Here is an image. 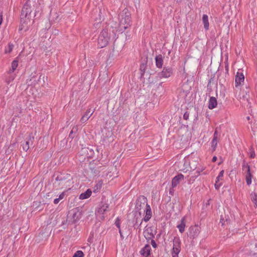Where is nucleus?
<instances>
[{
    "mask_svg": "<svg viewBox=\"0 0 257 257\" xmlns=\"http://www.w3.org/2000/svg\"><path fill=\"white\" fill-rule=\"evenodd\" d=\"M114 29H112L111 26H107L100 33L98 38V45L99 48L105 47L108 43L109 41L112 38L114 39L115 37V34L117 32V27L114 26Z\"/></svg>",
    "mask_w": 257,
    "mask_h": 257,
    "instance_id": "1",
    "label": "nucleus"
},
{
    "mask_svg": "<svg viewBox=\"0 0 257 257\" xmlns=\"http://www.w3.org/2000/svg\"><path fill=\"white\" fill-rule=\"evenodd\" d=\"M119 23H113L111 25V28L114 29V26H116L117 32L122 31L123 29H126L131 23V14L127 9L123 10L118 16Z\"/></svg>",
    "mask_w": 257,
    "mask_h": 257,
    "instance_id": "2",
    "label": "nucleus"
},
{
    "mask_svg": "<svg viewBox=\"0 0 257 257\" xmlns=\"http://www.w3.org/2000/svg\"><path fill=\"white\" fill-rule=\"evenodd\" d=\"M69 176L68 174H60L55 177L54 180L53 179V188L58 189L62 188L67 185L68 182Z\"/></svg>",
    "mask_w": 257,
    "mask_h": 257,
    "instance_id": "3",
    "label": "nucleus"
},
{
    "mask_svg": "<svg viewBox=\"0 0 257 257\" xmlns=\"http://www.w3.org/2000/svg\"><path fill=\"white\" fill-rule=\"evenodd\" d=\"M242 170L245 177L246 183L248 186H249L251 184L253 175L251 173L250 166L244 161L242 164Z\"/></svg>",
    "mask_w": 257,
    "mask_h": 257,
    "instance_id": "4",
    "label": "nucleus"
},
{
    "mask_svg": "<svg viewBox=\"0 0 257 257\" xmlns=\"http://www.w3.org/2000/svg\"><path fill=\"white\" fill-rule=\"evenodd\" d=\"M81 216V212L78 208H75L70 210L67 215V220L72 223H75L79 220Z\"/></svg>",
    "mask_w": 257,
    "mask_h": 257,
    "instance_id": "5",
    "label": "nucleus"
},
{
    "mask_svg": "<svg viewBox=\"0 0 257 257\" xmlns=\"http://www.w3.org/2000/svg\"><path fill=\"white\" fill-rule=\"evenodd\" d=\"M147 205H148V204L147 203V198L144 196L139 197L136 201V209L137 211L139 212V216L140 217L141 216V212L140 210L144 208H146Z\"/></svg>",
    "mask_w": 257,
    "mask_h": 257,
    "instance_id": "6",
    "label": "nucleus"
},
{
    "mask_svg": "<svg viewBox=\"0 0 257 257\" xmlns=\"http://www.w3.org/2000/svg\"><path fill=\"white\" fill-rule=\"evenodd\" d=\"M145 211L146 213L145 216L144 218V219L141 220V222L140 223L138 224V218H139V216L136 217V223L134 225L135 226H137L138 227H139L141 225V224L142 223V221L143 220L147 222L150 219V218H151V217L152 216V210H151V207L149 204H148V205L147 206V207H146Z\"/></svg>",
    "mask_w": 257,
    "mask_h": 257,
    "instance_id": "7",
    "label": "nucleus"
},
{
    "mask_svg": "<svg viewBox=\"0 0 257 257\" xmlns=\"http://www.w3.org/2000/svg\"><path fill=\"white\" fill-rule=\"evenodd\" d=\"M201 228L198 225L191 226L189 229L188 236L193 239L196 238L200 233Z\"/></svg>",
    "mask_w": 257,
    "mask_h": 257,
    "instance_id": "8",
    "label": "nucleus"
},
{
    "mask_svg": "<svg viewBox=\"0 0 257 257\" xmlns=\"http://www.w3.org/2000/svg\"><path fill=\"white\" fill-rule=\"evenodd\" d=\"M173 74V69L171 67H164L162 71L158 74L159 78H169Z\"/></svg>",
    "mask_w": 257,
    "mask_h": 257,
    "instance_id": "9",
    "label": "nucleus"
},
{
    "mask_svg": "<svg viewBox=\"0 0 257 257\" xmlns=\"http://www.w3.org/2000/svg\"><path fill=\"white\" fill-rule=\"evenodd\" d=\"M34 137L29 135L25 140V143L23 144V149L24 151H27L28 149L33 146Z\"/></svg>",
    "mask_w": 257,
    "mask_h": 257,
    "instance_id": "10",
    "label": "nucleus"
},
{
    "mask_svg": "<svg viewBox=\"0 0 257 257\" xmlns=\"http://www.w3.org/2000/svg\"><path fill=\"white\" fill-rule=\"evenodd\" d=\"M244 80V77L242 73L237 72L235 79V85L237 87L239 85H240L242 82H243Z\"/></svg>",
    "mask_w": 257,
    "mask_h": 257,
    "instance_id": "11",
    "label": "nucleus"
},
{
    "mask_svg": "<svg viewBox=\"0 0 257 257\" xmlns=\"http://www.w3.org/2000/svg\"><path fill=\"white\" fill-rule=\"evenodd\" d=\"M184 178V176L182 174H180L177 176H175L173 178L172 181V186L173 188H174L177 186V185L180 183V181L181 180H183Z\"/></svg>",
    "mask_w": 257,
    "mask_h": 257,
    "instance_id": "12",
    "label": "nucleus"
},
{
    "mask_svg": "<svg viewBox=\"0 0 257 257\" xmlns=\"http://www.w3.org/2000/svg\"><path fill=\"white\" fill-rule=\"evenodd\" d=\"M94 110L91 111V109H89L87 110L85 113L82 116L80 119V121L81 123H83L87 121V120L89 119V118L92 115L94 112Z\"/></svg>",
    "mask_w": 257,
    "mask_h": 257,
    "instance_id": "13",
    "label": "nucleus"
},
{
    "mask_svg": "<svg viewBox=\"0 0 257 257\" xmlns=\"http://www.w3.org/2000/svg\"><path fill=\"white\" fill-rule=\"evenodd\" d=\"M151 247L149 244H146L140 251V253L144 256L147 257L150 254Z\"/></svg>",
    "mask_w": 257,
    "mask_h": 257,
    "instance_id": "14",
    "label": "nucleus"
},
{
    "mask_svg": "<svg viewBox=\"0 0 257 257\" xmlns=\"http://www.w3.org/2000/svg\"><path fill=\"white\" fill-rule=\"evenodd\" d=\"M155 61H156V65L157 68H162L163 65V57L162 55L159 54L156 56L155 57Z\"/></svg>",
    "mask_w": 257,
    "mask_h": 257,
    "instance_id": "15",
    "label": "nucleus"
},
{
    "mask_svg": "<svg viewBox=\"0 0 257 257\" xmlns=\"http://www.w3.org/2000/svg\"><path fill=\"white\" fill-rule=\"evenodd\" d=\"M109 205L107 203H102L100 207L97 210L96 213L98 214H103L107 211Z\"/></svg>",
    "mask_w": 257,
    "mask_h": 257,
    "instance_id": "16",
    "label": "nucleus"
},
{
    "mask_svg": "<svg viewBox=\"0 0 257 257\" xmlns=\"http://www.w3.org/2000/svg\"><path fill=\"white\" fill-rule=\"evenodd\" d=\"M31 13V10L28 3H26L23 7L22 10L21 16H24L26 17L28 14H30Z\"/></svg>",
    "mask_w": 257,
    "mask_h": 257,
    "instance_id": "17",
    "label": "nucleus"
},
{
    "mask_svg": "<svg viewBox=\"0 0 257 257\" xmlns=\"http://www.w3.org/2000/svg\"><path fill=\"white\" fill-rule=\"evenodd\" d=\"M217 104V100L214 97H210L208 103V108L210 109H212L216 107Z\"/></svg>",
    "mask_w": 257,
    "mask_h": 257,
    "instance_id": "18",
    "label": "nucleus"
},
{
    "mask_svg": "<svg viewBox=\"0 0 257 257\" xmlns=\"http://www.w3.org/2000/svg\"><path fill=\"white\" fill-rule=\"evenodd\" d=\"M186 226L185 217H183L180 221V223L177 225V227L179 229L181 233H183L185 230Z\"/></svg>",
    "mask_w": 257,
    "mask_h": 257,
    "instance_id": "19",
    "label": "nucleus"
},
{
    "mask_svg": "<svg viewBox=\"0 0 257 257\" xmlns=\"http://www.w3.org/2000/svg\"><path fill=\"white\" fill-rule=\"evenodd\" d=\"M92 193L90 189H87L84 193H81L79 196L80 199H85L89 197Z\"/></svg>",
    "mask_w": 257,
    "mask_h": 257,
    "instance_id": "20",
    "label": "nucleus"
},
{
    "mask_svg": "<svg viewBox=\"0 0 257 257\" xmlns=\"http://www.w3.org/2000/svg\"><path fill=\"white\" fill-rule=\"evenodd\" d=\"M202 22L204 25V28L206 30L209 29V24L208 22V17L207 15H203L202 17Z\"/></svg>",
    "mask_w": 257,
    "mask_h": 257,
    "instance_id": "21",
    "label": "nucleus"
},
{
    "mask_svg": "<svg viewBox=\"0 0 257 257\" xmlns=\"http://www.w3.org/2000/svg\"><path fill=\"white\" fill-rule=\"evenodd\" d=\"M18 66V61L17 60H14L12 63L11 68L9 70V73H11L14 72Z\"/></svg>",
    "mask_w": 257,
    "mask_h": 257,
    "instance_id": "22",
    "label": "nucleus"
},
{
    "mask_svg": "<svg viewBox=\"0 0 257 257\" xmlns=\"http://www.w3.org/2000/svg\"><path fill=\"white\" fill-rule=\"evenodd\" d=\"M180 239L178 237H175L173 239V247H180Z\"/></svg>",
    "mask_w": 257,
    "mask_h": 257,
    "instance_id": "23",
    "label": "nucleus"
},
{
    "mask_svg": "<svg viewBox=\"0 0 257 257\" xmlns=\"http://www.w3.org/2000/svg\"><path fill=\"white\" fill-rule=\"evenodd\" d=\"M217 132L215 131L214 134L213 139L212 141V147L214 148V149H215V148L216 147V146L217 145Z\"/></svg>",
    "mask_w": 257,
    "mask_h": 257,
    "instance_id": "24",
    "label": "nucleus"
},
{
    "mask_svg": "<svg viewBox=\"0 0 257 257\" xmlns=\"http://www.w3.org/2000/svg\"><path fill=\"white\" fill-rule=\"evenodd\" d=\"M14 46L13 44L9 43L8 47L6 48L5 53H11L12 51V50L14 48Z\"/></svg>",
    "mask_w": 257,
    "mask_h": 257,
    "instance_id": "25",
    "label": "nucleus"
},
{
    "mask_svg": "<svg viewBox=\"0 0 257 257\" xmlns=\"http://www.w3.org/2000/svg\"><path fill=\"white\" fill-rule=\"evenodd\" d=\"M180 251V247H173L172 249V256L176 255L178 256V254Z\"/></svg>",
    "mask_w": 257,
    "mask_h": 257,
    "instance_id": "26",
    "label": "nucleus"
},
{
    "mask_svg": "<svg viewBox=\"0 0 257 257\" xmlns=\"http://www.w3.org/2000/svg\"><path fill=\"white\" fill-rule=\"evenodd\" d=\"M83 252L81 250H78L74 253L73 257H83Z\"/></svg>",
    "mask_w": 257,
    "mask_h": 257,
    "instance_id": "27",
    "label": "nucleus"
},
{
    "mask_svg": "<svg viewBox=\"0 0 257 257\" xmlns=\"http://www.w3.org/2000/svg\"><path fill=\"white\" fill-rule=\"evenodd\" d=\"M224 174V170H222L220 172L218 176L216 178L217 182H219L220 180H222V177Z\"/></svg>",
    "mask_w": 257,
    "mask_h": 257,
    "instance_id": "28",
    "label": "nucleus"
},
{
    "mask_svg": "<svg viewBox=\"0 0 257 257\" xmlns=\"http://www.w3.org/2000/svg\"><path fill=\"white\" fill-rule=\"evenodd\" d=\"M251 198L253 202L257 200V194L255 192L252 193L251 194Z\"/></svg>",
    "mask_w": 257,
    "mask_h": 257,
    "instance_id": "29",
    "label": "nucleus"
},
{
    "mask_svg": "<svg viewBox=\"0 0 257 257\" xmlns=\"http://www.w3.org/2000/svg\"><path fill=\"white\" fill-rule=\"evenodd\" d=\"M115 225L118 228V229H120V219H119V218L118 217H117L116 219V220L115 221Z\"/></svg>",
    "mask_w": 257,
    "mask_h": 257,
    "instance_id": "30",
    "label": "nucleus"
},
{
    "mask_svg": "<svg viewBox=\"0 0 257 257\" xmlns=\"http://www.w3.org/2000/svg\"><path fill=\"white\" fill-rule=\"evenodd\" d=\"M75 130V131H77V128L76 127H73V129L71 130V131L70 132V134H69V138H73L74 136H73V132H74V130Z\"/></svg>",
    "mask_w": 257,
    "mask_h": 257,
    "instance_id": "31",
    "label": "nucleus"
},
{
    "mask_svg": "<svg viewBox=\"0 0 257 257\" xmlns=\"http://www.w3.org/2000/svg\"><path fill=\"white\" fill-rule=\"evenodd\" d=\"M91 172L93 175L96 176L99 174V171L97 169H92Z\"/></svg>",
    "mask_w": 257,
    "mask_h": 257,
    "instance_id": "32",
    "label": "nucleus"
},
{
    "mask_svg": "<svg viewBox=\"0 0 257 257\" xmlns=\"http://www.w3.org/2000/svg\"><path fill=\"white\" fill-rule=\"evenodd\" d=\"M221 185V183H219V182H217V180H216V182H215V189H217V190L219 189V188H220Z\"/></svg>",
    "mask_w": 257,
    "mask_h": 257,
    "instance_id": "33",
    "label": "nucleus"
},
{
    "mask_svg": "<svg viewBox=\"0 0 257 257\" xmlns=\"http://www.w3.org/2000/svg\"><path fill=\"white\" fill-rule=\"evenodd\" d=\"M151 243L154 248L157 247V244L154 240L152 239L151 241Z\"/></svg>",
    "mask_w": 257,
    "mask_h": 257,
    "instance_id": "34",
    "label": "nucleus"
},
{
    "mask_svg": "<svg viewBox=\"0 0 257 257\" xmlns=\"http://www.w3.org/2000/svg\"><path fill=\"white\" fill-rule=\"evenodd\" d=\"M189 113L186 112L183 115L184 119L187 120L189 118Z\"/></svg>",
    "mask_w": 257,
    "mask_h": 257,
    "instance_id": "35",
    "label": "nucleus"
},
{
    "mask_svg": "<svg viewBox=\"0 0 257 257\" xmlns=\"http://www.w3.org/2000/svg\"><path fill=\"white\" fill-rule=\"evenodd\" d=\"M255 154L254 151L253 150L251 151L250 153V157L251 158H254L255 157Z\"/></svg>",
    "mask_w": 257,
    "mask_h": 257,
    "instance_id": "36",
    "label": "nucleus"
},
{
    "mask_svg": "<svg viewBox=\"0 0 257 257\" xmlns=\"http://www.w3.org/2000/svg\"><path fill=\"white\" fill-rule=\"evenodd\" d=\"M64 196H65L64 193H62L59 195V198H58L59 199V200H61V199H62L64 198Z\"/></svg>",
    "mask_w": 257,
    "mask_h": 257,
    "instance_id": "37",
    "label": "nucleus"
},
{
    "mask_svg": "<svg viewBox=\"0 0 257 257\" xmlns=\"http://www.w3.org/2000/svg\"><path fill=\"white\" fill-rule=\"evenodd\" d=\"M60 200H59V199L58 198L55 199L54 200V204H58Z\"/></svg>",
    "mask_w": 257,
    "mask_h": 257,
    "instance_id": "38",
    "label": "nucleus"
},
{
    "mask_svg": "<svg viewBox=\"0 0 257 257\" xmlns=\"http://www.w3.org/2000/svg\"><path fill=\"white\" fill-rule=\"evenodd\" d=\"M100 20H101V19H99V20L98 22L94 23V25L95 26V27H97L98 26L99 23L100 22Z\"/></svg>",
    "mask_w": 257,
    "mask_h": 257,
    "instance_id": "39",
    "label": "nucleus"
},
{
    "mask_svg": "<svg viewBox=\"0 0 257 257\" xmlns=\"http://www.w3.org/2000/svg\"><path fill=\"white\" fill-rule=\"evenodd\" d=\"M2 22H3V15L1 14L0 15V25L2 24Z\"/></svg>",
    "mask_w": 257,
    "mask_h": 257,
    "instance_id": "40",
    "label": "nucleus"
},
{
    "mask_svg": "<svg viewBox=\"0 0 257 257\" xmlns=\"http://www.w3.org/2000/svg\"><path fill=\"white\" fill-rule=\"evenodd\" d=\"M140 69L142 71L143 69H145V65L144 64H142L140 66Z\"/></svg>",
    "mask_w": 257,
    "mask_h": 257,
    "instance_id": "41",
    "label": "nucleus"
},
{
    "mask_svg": "<svg viewBox=\"0 0 257 257\" xmlns=\"http://www.w3.org/2000/svg\"><path fill=\"white\" fill-rule=\"evenodd\" d=\"M119 234H120L121 238L122 239H123L124 237H123V236L122 234V232H121V229H119Z\"/></svg>",
    "mask_w": 257,
    "mask_h": 257,
    "instance_id": "42",
    "label": "nucleus"
},
{
    "mask_svg": "<svg viewBox=\"0 0 257 257\" xmlns=\"http://www.w3.org/2000/svg\"><path fill=\"white\" fill-rule=\"evenodd\" d=\"M217 160V157L216 156H214L212 158V161L213 162H215Z\"/></svg>",
    "mask_w": 257,
    "mask_h": 257,
    "instance_id": "43",
    "label": "nucleus"
},
{
    "mask_svg": "<svg viewBox=\"0 0 257 257\" xmlns=\"http://www.w3.org/2000/svg\"><path fill=\"white\" fill-rule=\"evenodd\" d=\"M88 150H89V149L88 148H84L83 149V151L84 152H88Z\"/></svg>",
    "mask_w": 257,
    "mask_h": 257,
    "instance_id": "44",
    "label": "nucleus"
},
{
    "mask_svg": "<svg viewBox=\"0 0 257 257\" xmlns=\"http://www.w3.org/2000/svg\"><path fill=\"white\" fill-rule=\"evenodd\" d=\"M243 99H246L247 101H248V98L246 96H243Z\"/></svg>",
    "mask_w": 257,
    "mask_h": 257,
    "instance_id": "45",
    "label": "nucleus"
},
{
    "mask_svg": "<svg viewBox=\"0 0 257 257\" xmlns=\"http://www.w3.org/2000/svg\"><path fill=\"white\" fill-rule=\"evenodd\" d=\"M253 203H254L255 207H256L257 208V200L256 201H254Z\"/></svg>",
    "mask_w": 257,
    "mask_h": 257,
    "instance_id": "46",
    "label": "nucleus"
},
{
    "mask_svg": "<svg viewBox=\"0 0 257 257\" xmlns=\"http://www.w3.org/2000/svg\"><path fill=\"white\" fill-rule=\"evenodd\" d=\"M223 219H220V222L221 223H222V225H223V224H224V223L223 222Z\"/></svg>",
    "mask_w": 257,
    "mask_h": 257,
    "instance_id": "47",
    "label": "nucleus"
},
{
    "mask_svg": "<svg viewBox=\"0 0 257 257\" xmlns=\"http://www.w3.org/2000/svg\"><path fill=\"white\" fill-rule=\"evenodd\" d=\"M196 173H197V175L196 176H195L196 177L199 175V173H200V171H196Z\"/></svg>",
    "mask_w": 257,
    "mask_h": 257,
    "instance_id": "48",
    "label": "nucleus"
},
{
    "mask_svg": "<svg viewBox=\"0 0 257 257\" xmlns=\"http://www.w3.org/2000/svg\"><path fill=\"white\" fill-rule=\"evenodd\" d=\"M246 118H247V119L248 120H249V119H250V117H249V116H247Z\"/></svg>",
    "mask_w": 257,
    "mask_h": 257,
    "instance_id": "49",
    "label": "nucleus"
},
{
    "mask_svg": "<svg viewBox=\"0 0 257 257\" xmlns=\"http://www.w3.org/2000/svg\"><path fill=\"white\" fill-rule=\"evenodd\" d=\"M172 257H178V256H177L176 255H173Z\"/></svg>",
    "mask_w": 257,
    "mask_h": 257,
    "instance_id": "50",
    "label": "nucleus"
},
{
    "mask_svg": "<svg viewBox=\"0 0 257 257\" xmlns=\"http://www.w3.org/2000/svg\"><path fill=\"white\" fill-rule=\"evenodd\" d=\"M225 96V93H223V97H224Z\"/></svg>",
    "mask_w": 257,
    "mask_h": 257,
    "instance_id": "51",
    "label": "nucleus"
},
{
    "mask_svg": "<svg viewBox=\"0 0 257 257\" xmlns=\"http://www.w3.org/2000/svg\"><path fill=\"white\" fill-rule=\"evenodd\" d=\"M20 29L21 30H22L23 29V28L22 27V28H21Z\"/></svg>",
    "mask_w": 257,
    "mask_h": 257,
    "instance_id": "52",
    "label": "nucleus"
},
{
    "mask_svg": "<svg viewBox=\"0 0 257 257\" xmlns=\"http://www.w3.org/2000/svg\"><path fill=\"white\" fill-rule=\"evenodd\" d=\"M22 27H24L23 24V25H22Z\"/></svg>",
    "mask_w": 257,
    "mask_h": 257,
    "instance_id": "53",
    "label": "nucleus"
},
{
    "mask_svg": "<svg viewBox=\"0 0 257 257\" xmlns=\"http://www.w3.org/2000/svg\"><path fill=\"white\" fill-rule=\"evenodd\" d=\"M162 84V83H160L159 85H161Z\"/></svg>",
    "mask_w": 257,
    "mask_h": 257,
    "instance_id": "54",
    "label": "nucleus"
}]
</instances>
